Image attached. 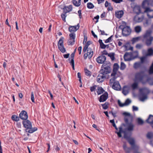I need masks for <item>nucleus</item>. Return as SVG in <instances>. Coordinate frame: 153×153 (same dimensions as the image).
Wrapping results in <instances>:
<instances>
[{
	"label": "nucleus",
	"mask_w": 153,
	"mask_h": 153,
	"mask_svg": "<svg viewBox=\"0 0 153 153\" xmlns=\"http://www.w3.org/2000/svg\"><path fill=\"white\" fill-rule=\"evenodd\" d=\"M124 120L126 124H122L119 127V131H116L115 133L117 134L119 137H122L121 133L125 132L127 131H132L134 127V125L131 123H129L128 119L127 117H125Z\"/></svg>",
	"instance_id": "1"
},
{
	"label": "nucleus",
	"mask_w": 153,
	"mask_h": 153,
	"mask_svg": "<svg viewBox=\"0 0 153 153\" xmlns=\"http://www.w3.org/2000/svg\"><path fill=\"white\" fill-rule=\"evenodd\" d=\"M152 31L150 30H147L143 36V41L148 46H150L153 41V37L151 36Z\"/></svg>",
	"instance_id": "2"
},
{
	"label": "nucleus",
	"mask_w": 153,
	"mask_h": 153,
	"mask_svg": "<svg viewBox=\"0 0 153 153\" xmlns=\"http://www.w3.org/2000/svg\"><path fill=\"white\" fill-rule=\"evenodd\" d=\"M22 123L24 127L26 128L25 130L27 132L31 133L37 130L36 127L32 128V123L28 120H23Z\"/></svg>",
	"instance_id": "3"
},
{
	"label": "nucleus",
	"mask_w": 153,
	"mask_h": 153,
	"mask_svg": "<svg viewBox=\"0 0 153 153\" xmlns=\"http://www.w3.org/2000/svg\"><path fill=\"white\" fill-rule=\"evenodd\" d=\"M139 91L140 100L143 101L147 98V95L150 93V91L147 88L144 87L140 88Z\"/></svg>",
	"instance_id": "4"
},
{
	"label": "nucleus",
	"mask_w": 153,
	"mask_h": 153,
	"mask_svg": "<svg viewBox=\"0 0 153 153\" xmlns=\"http://www.w3.org/2000/svg\"><path fill=\"white\" fill-rule=\"evenodd\" d=\"M146 1H143L142 3V7L145 9L144 13L147 14L148 18L149 19L153 18V10L151 9L149 7H147L145 5Z\"/></svg>",
	"instance_id": "5"
},
{
	"label": "nucleus",
	"mask_w": 153,
	"mask_h": 153,
	"mask_svg": "<svg viewBox=\"0 0 153 153\" xmlns=\"http://www.w3.org/2000/svg\"><path fill=\"white\" fill-rule=\"evenodd\" d=\"M110 66V63L106 62L102 64L100 70L104 72L107 74H108L110 73L111 71Z\"/></svg>",
	"instance_id": "6"
},
{
	"label": "nucleus",
	"mask_w": 153,
	"mask_h": 153,
	"mask_svg": "<svg viewBox=\"0 0 153 153\" xmlns=\"http://www.w3.org/2000/svg\"><path fill=\"white\" fill-rule=\"evenodd\" d=\"M107 75L106 73L100 70L99 74L97 77V82L99 83L103 82L106 79Z\"/></svg>",
	"instance_id": "7"
},
{
	"label": "nucleus",
	"mask_w": 153,
	"mask_h": 153,
	"mask_svg": "<svg viewBox=\"0 0 153 153\" xmlns=\"http://www.w3.org/2000/svg\"><path fill=\"white\" fill-rule=\"evenodd\" d=\"M144 73L143 71H140L136 73L135 75L134 81L138 82H141L143 84L144 83L143 82L144 77Z\"/></svg>",
	"instance_id": "8"
},
{
	"label": "nucleus",
	"mask_w": 153,
	"mask_h": 153,
	"mask_svg": "<svg viewBox=\"0 0 153 153\" xmlns=\"http://www.w3.org/2000/svg\"><path fill=\"white\" fill-rule=\"evenodd\" d=\"M123 26L120 25V28L122 29V33L123 35L127 36L129 35L131 32V30L130 27L128 26L124 27L123 28Z\"/></svg>",
	"instance_id": "9"
},
{
	"label": "nucleus",
	"mask_w": 153,
	"mask_h": 153,
	"mask_svg": "<svg viewBox=\"0 0 153 153\" xmlns=\"http://www.w3.org/2000/svg\"><path fill=\"white\" fill-rule=\"evenodd\" d=\"M135 53H136L137 54V55L134 56V57L133 58V59H132L129 57V54L128 53H126L123 56V58L125 61H130L131 60L133 59L136 58L138 56V52L137 51H135L134 52Z\"/></svg>",
	"instance_id": "10"
},
{
	"label": "nucleus",
	"mask_w": 153,
	"mask_h": 153,
	"mask_svg": "<svg viewBox=\"0 0 153 153\" xmlns=\"http://www.w3.org/2000/svg\"><path fill=\"white\" fill-rule=\"evenodd\" d=\"M133 9L134 13L137 15L141 13L140 7L138 5H135L133 7Z\"/></svg>",
	"instance_id": "11"
},
{
	"label": "nucleus",
	"mask_w": 153,
	"mask_h": 153,
	"mask_svg": "<svg viewBox=\"0 0 153 153\" xmlns=\"http://www.w3.org/2000/svg\"><path fill=\"white\" fill-rule=\"evenodd\" d=\"M106 59V57L103 55H101L98 56L96 59L97 62L100 64H103L105 62Z\"/></svg>",
	"instance_id": "12"
},
{
	"label": "nucleus",
	"mask_w": 153,
	"mask_h": 153,
	"mask_svg": "<svg viewBox=\"0 0 153 153\" xmlns=\"http://www.w3.org/2000/svg\"><path fill=\"white\" fill-rule=\"evenodd\" d=\"M79 24H78L76 26H70L68 28L69 31L70 32H74L78 30L79 28Z\"/></svg>",
	"instance_id": "13"
},
{
	"label": "nucleus",
	"mask_w": 153,
	"mask_h": 153,
	"mask_svg": "<svg viewBox=\"0 0 153 153\" xmlns=\"http://www.w3.org/2000/svg\"><path fill=\"white\" fill-rule=\"evenodd\" d=\"M19 117L21 119L23 120H27L28 116L27 112L25 111H22L19 114Z\"/></svg>",
	"instance_id": "14"
},
{
	"label": "nucleus",
	"mask_w": 153,
	"mask_h": 153,
	"mask_svg": "<svg viewBox=\"0 0 153 153\" xmlns=\"http://www.w3.org/2000/svg\"><path fill=\"white\" fill-rule=\"evenodd\" d=\"M108 94L107 92H105L100 96L99 101L100 102H105L108 99Z\"/></svg>",
	"instance_id": "15"
},
{
	"label": "nucleus",
	"mask_w": 153,
	"mask_h": 153,
	"mask_svg": "<svg viewBox=\"0 0 153 153\" xmlns=\"http://www.w3.org/2000/svg\"><path fill=\"white\" fill-rule=\"evenodd\" d=\"M72 6L70 5L68 6H65L63 8V12L65 14L69 12L72 10Z\"/></svg>",
	"instance_id": "16"
},
{
	"label": "nucleus",
	"mask_w": 153,
	"mask_h": 153,
	"mask_svg": "<svg viewBox=\"0 0 153 153\" xmlns=\"http://www.w3.org/2000/svg\"><path fill=\"white\" fill-rule=\"evenodd\" d=\"M112 84V88L114 90H119L121 88V87L118 82H116Z\"/></svg>",
	"instance_id": "17"
},
{
	"label": "nucleus",
	"mask_w": 153,
	"mask_h": 153,
	"mask_svg": "<svg viewBox=\"0 0 153 153\" xmlns=\"http://www.w3.org/2000/svg\"><path fill=\"white\" fill-rule=\"evenodd\" d=\"M119 67V65L117 63H114V68L113 72L111 74V75H114L117 74V72Z\"/></svg>",
	"instance_id": "18"
},
{
	"label": "nucleus",
	"mask_w": 153,
	"mask_h": 153,
	"mask_svg": "<svg viewBox=\"0 0 153 153\" xmlns=\"http://www.w3.org/2000/svg\"><path fill=\"white\" fill-rule=\"evenodd\" d=\"M131 147V149L134 151L133 153H140L139 152V147L138 145L135 144Z\"/></svg>",
	"instance_id": "19"
},
{
	"label": "nucleus",
	"mask_w": 153,
	"mask_h": 153,
	"mask_svg": "<svg viewBox=\"0 0 153 153\" xmlns=\"http://www.w3.org/2000/svg\"><path fill=\"white\" fill-rule=\"evenodd\" d=\"M143 15L141 16L140 17H139L138 15H137L135 16L134 19L136 22H140L143 21Z\"/></svg>",
	"instance_id": "20"
},
{
	"label": "nucleus",
	"mask_w": 153,
	"mask_h": 153,
	"mask_svg": "<svg viewBox=\"0 0 153 153\" xmlns=\"http://www.w3.org/2000/svg\"><path fill=\"white\" fill-rule=\"evenodd\" d=\"M124 14L123 11L121 10L115 12V16L118 19H120L123 16Z\"/></svg>",
	"instance_id": "21"
},
{
	"label": "nucleus",
	"mask_w": 153,
	"mask_h": 153,
	"mask_svg": "<svg viewBox=\"0 0 153 153\" xmlns=\"http://www.w3.org/2000/svg\"><path fill=\"white\" fill-rule=\"evenodd\" d=\"M87 53L88 54L89 59H90L92 56L93 54V51H92V50L91 48H88L87 50Z\"/></svg>",
	"instance_id": "22"
},
{
	"label": "nucleus",
	"mask_w": 153,
	"mask_h": 153,
	"mask_svg": "<svg viewBox=\"0 0 153 153\" xmlns=\"http://www.w3.org/2000/svg\"><path fill=\"white\" fill-rule=\"evenodd\" d=\"M153 54V49L152 48H149L147 50V53L145 55L147 56L152 55Z\"/></svg>",
	"instance_id": "23"
},
{
	"label": "nucleus",
	"mask_w": 153,
	"mask_h": 153,
	"mask_svg": "<svg viewBox=\"0 0 153 153\" xmlns=\"http://www.w3.org/2000/svg\"><path fill=\"white\" fill-rule=\"evenodd\" d=\"M123 148L126 153H130L131 152V148L128 147L126 144H124L123 145Z\"/></svg>",
	"instance_id": "24"
},
{
	"label": "nucleus",
	"mask_w": 153,
	"mask_h": 153,
	"mask_svg": "<svg viewBox=\"0 0 153 153\" xmlns=\"http://www.w3.org/2000/svg\"><path fill=\"white\" fill-rule=\"evenodd\" d=\"M146 122L150 124L152 123L153 122V115H150L148 118L146 120Z\"/></svg>",
	"instance_id": "25"
},
{
	"label": "nucleus",
	"mask_w": 153,
	"mask_h": 153,
	"mask_svg": "<svg viewBox=\"0 0 153 153\" xmlns=\"http://www.w3.org/2000/svg\"><path fill=\"white\" fill-rule=\"evenodd\" d=\"M122 93L125 95H126L128 93V88L127 86H125L123 87Z\"/></svg>",
	"instance_id": "26"
},
{
	"label": "nucleus",
	"mask_w": 153,
	"mask_h": 153,
	"mask_svg": "<svg viewBox=\"0 0 153 153\" xmlns=\"http://www.w3.org/2000/svg\"><path fill=\"white\" fill-rule=\"evenodd\" d=\"M147 56L145 55L144 56L140 57V62H141L142 64L147 61Z\"/></svg>",
	"instance_id": "27"
},
{
	"label": "nucleus",
	"mask_w": 153,
	"mask_h": 153,
	"mask_svg": "<svg viewBox=\"0 0 153 153\" xmlns=\"http://www.w3.org/2000/svg\"><path fill=\"white\" fill-rule=\"evenodd\" d=\"M73 3L75 6L79 7L81 4V0H74Z\"/></svg>",
	"instance_id": "28"
},
{
	"label": "nucleus",
	"mask_w": 153,
	"mask_h": 153,
	"mask_svg": "<svg viewBox=\"0 0 153 153\" xmlns=\"http://www.w3.org/2000/svg\"><path fill=\"white\" fill-rule=\"evenodd\" d=\"M140 38L141 37L140 36L133 38L131 40L132 43L134 44L135 43L138 42L140 40Z\"/></svg>",
	"instance_id": "29"
},
{
	"label": "nucleus",
	"mask_w": 153,
	"mask_h": 153,
	"mask_svg": "<svg viewBox=\"0 0 153 153\" xmlns=\"http://www.w3.org/2000/svg\"><path fill=\"white\" fill-rule=\"evenodd\" d=\"M142 64L140 62H135L133 65L134 68L135 69H137L138 68L140 67L141 66Z\"/></svg>",
	"instance_id": "30"
},
{
	"label": "nucleus",
	"mask_w": 153,
	"mask_h": 153,
	"mask_svg": "<svg viewBox=\"0 0 153 153\" xmlns=\"http://www.w3.org/2000/svg\"><path fill=\"white\" fill-rule=\"evenodd\" d=\"M104 91V90L101 87H99L97 88V92L98 95L102 94Z\"/></svg>",
	"instance_id": "31"
},
{
	"label": "nucleus",
	"mask_w": 153,
	"mask_h": 153,
	"mask_svg": "<svg viewBox=\"0 0 153 153\" xmlns=\"http://www.w3.org/2000/svg\"><path fill=\"white\" fill-rule=\"evenodd\" d=\"M63 39L64 38L61 37L59 40L58 43V47L63 45Z\"/></svg>",
	"instance_id": "32"
},
{
	"label": "nucleus",
	"mask_w": 153,
	"mask_h": 153,
	"mask_svg": "<svg viewBox=\"0 0 153 153\" xmlns=\"http://www.w3.org/2000/svg\"><path fill=\"white\" fill-rule=\"evenodd\" d=\"M128 140V143L131 145V147L135 145V141L134 139L132 138H129Z\"/></svg>",
	"instance_id": "33"
},
{
	"label": "nucleus",
	"mask_w": 153,
	"mask_h": 153,
	"mask_svg": "<svg viewBox=\"0 0 153 153\" xmlns=\"http://www.w3.org/2000/svg\"><path fill=\"white\" fill-rule=\"evenodd\" d=\"M111 76L113 77L110 79L109 82L111 84H112L113 83L116 82H115V80L117 78V77L116 76V75L113 76L111 75Z\"/></svg>",
	"instance_id": "34"
},
{
	"label": "nucleus",
	"mask_w": 153,
	"mask_h": 153,
	"mask_svg": "<svg viewBox=\"0 0 153 153\" xmlns=\"http://www.w3.org/2000/svg\"><path fill=\"white\" fill-rule=\"evenodd\" d=\"M134 30L136 33H139L141 31V28L140 26H137L135 27Z\"/></svg>",
	"instance_id": "35"
},
{
	"label": "nucleus",
	"mask_w": 153,
	"mask_h": 153,
	"mask_svg": "<svg viewBox=\"0 0 153 153\" xmlns=\"http://www.w3.org/2000/svg\"><path fill=\"white\" fill-rule=\"evenodd\" d=\"M147 137L149 139L153 138V132H148L146 135Z\"/></svg>",
	"instance_id": "36"
},
{
	"label": "nucleus",
	"mask_w": 153,
	"mask_h": 153,
	"mask_svg": "<svg viewBox=\"0 0 153 153\" xmlns=\"http://www.w3.org/2000/svg\"><path fill=\"white\" fill-rule=\"evenodd\" d=\"M131 87L133 90H134L138 88V83L137 82H134L131 85Z\"/></svg>",
	"instance_id": "37"
},
{
	"label": "nucleus",
	"mask_w": 153,
	"mask_h": 153,
	"mask_svg": "<svg viewBox=\"0 0 153 153\" xmlns=\"http://www.w3.org/2000/svg\"><path fill=\"white\" fill-rule=\"evenodd\" d=\"M123 114L126 116L125 117H127L128 119L129 118L131 119H132V117L129 113L127 112H124L123 113Z\"/></svg>",
	"instance_id": "38"
},
{
	"label": "nucleus",
	"mask_w": 153,
	"mask_h": 153,
	"mask_svg": "<svg viewBox=\"0 0 153 153\" xmlns=\"http://www.w3.org/2000/svg\"><path fill=\"white\" fill-rule=\"evenodd\" d=\"M12 119L16 121H18L19 120V117L15 115H13L11 117Z\"/></svg>",
	"instance_id": "39"
},
{
	"label": "nucleus",
	"mask_w": 153,
	"mask_h": 153,
	"mask_svg": "<svg viewBox=\"0 0 153 153\" xmlns=\"http://www.w3.org/2000/svg\"><path fill=\"white\" fill-rule=\"evenodd\" d=\"M58 48L59 50L62 53L65 52L66 51L65 48L64 46H60L58 47Z\"/></svg>",
	"instance_id": "40"
},
{
	"label": "nucleus",
	"mask_w": 153,
	"mask_h": 153,
	"mask_svg": "<svg viewBox=\"0 0 153 153\" xmlns=\"http://www.w3.org/2000/svg\"><path fill=\"white\" fill-rule=\"evenodd\" d=\"M58 48L59 50L62 53L65 52L66 51L65 48L64 46H60L58 47Z\"/></svg>",
	"instance_id": "41"
},
{
	"label": "nucleus",
	"mask_w": 153,
	"mask_h": 153,
	"mask_svg": "<svg viewBox=\"0 0 153 153\" xmlns=\"http://www.w3.org/2000/svg\"><path fill=\"white\" fill-rule=\"evenodd\" d=\"M126 65L125 64L122 62H121L120 64V69L121 70H123L126 68Z\"/></svg>",
	"instance_id": "42"
},
{
	"label": "nucleus",
	"mask_w": 153,
	"mask_h": 153,
	"mask_svg": "<svg viewBox=\"0 0 153 153\" xmlns=\"http://www.w3.org/2000/svg\"><path fill=\"white\" fill-rule=\"evenodd\" d=\"M85 74L86 76H90L91 75V72L88 70L87 68L85 69Z\"/></svg>",
	"instance_id": "43"
},
{
	"label": "nucleus",
	"mask_w": 153,
	"mask_h": 153,
	"mask_svg": "<svg viewBox=\"0 0 153 153\" xmlns=\"http://www.w3.org/2000/svg\"><path fill=\"white\" fill-rule=\"evenodd\" d=\"M75 42V40H72L71 39H70L68 41V45H72L74 44Z\"/></svg>",
	"instance_id": "44"
},
{
	"label": "nucleus",
	"mask_w": 153,
	"mask_h": 153,
	"mask_svg": "<svg viewBox=\"0 0 153 153\" xmlns=\"http://www.w3.org/2000/svg\"><path fill=\"white\" fill-rule=\"evenodd\" d=\"M144 1H146L145 5L147 4L148 5L149 4L152 5H153V0H144Z\"/></svg>",
	"instance_id": "45"
},
{
	"label": "nucleus",
	"mask_w": 153,
	"mask_h": 153,
	"mask_svg": "<svg viewBox=\"0 0 153 153\" xmlns=\"http://www.w3.org/2000/svg\"><path fill=\"white\" fill-rule=\"evenodd\" d=\"M108 103L107 102H106L104 104H102V106L103 109H106L108 108Z\"/></svg>",
	"instance_id": "46"
},
{
	"label": "nucleus",
	"mask_w": 153,
	"mask_h": 153,
	"mask_svg": "<svg viewBox=\"0 0 153 153\" xmlns=\"http://www.w3.org/2000/svg\"><path fill=\"white\" fill-rule=\"evenodd\" d=\"M87 7L88 8L92 9L94 7V6L91 3L89 2L87 4Z\"/></svg>",
	"instance_id": "47"
},
{
	"label": "nucleus",
	"mask_w": 153,
	"mask_h": 153,
	"mask_svg": "<svg viewBox=\"0 0 153 153\" xmlns=\"http://www.w3.org/2000/svg\"><path fill=\"white\" fill-rule=\"evenodd\" d=\"M69 36L70 39H71L72 40H75V34L74 33L70 34Z\"/></svg>",
	"instance_id": "48"
},
{
	"label": "nucleus",
	"mask_w": 153,
	"mask_h": 153,
	"mask_svg": "<svg viewBox=\"0 0 153 153\" xmlns=\"http://www.w3.org/2000/svg\"><path fill=\"white\" fill-rule=\"evenodd\" d=\"M149 74H153V62L150 67L149 71Z\"/></svg>",
	"instance_id": "49"
},
{
	"label": "nucleus",
	"mask_w": 153,
	"mask_h": 153,
	"mask_svg": "<svg viewBox=\"0 0 153 153\" xmlns=\"http://www.w3.org/2000/svg\"><path fill=\"white\" fill-rule=\"evenodd\" d=\"M131 102V101L128 99H127L124 103L125 106L128 105Z\"/></svg>",
	"instance_id": "50"
},
{
	"label": "nucleus",
	"mask_w": 153,
	"mask_h": 153,
	"mask_svg": "<svg viewBox=\"0 0 153 153\" xmlns=\"http://www.w3.org/2000/svg\"><path fill=\"white\" fill-rule=\"evenodd\" d=\"M137 121L139 125H142L143 123V121L140 118H138L137 119Z\"/></svg>",
	"instance_id": "51"
},
{
	"label": "nucleus",
	"mask_w": 153,
	"mask_h": 153,
	"mask_svg": "<svg viewBox=\"0 0 153 153\" xmlns=\"http://www.w3.org/2000/svg\"><path fill=\"white\" fill-rule=\"evenodd\" d=\"M114 54H115L114 53H111L108 55V56L110 57L111 59L112 60H113L115 59Z\"/></svg>",
	"instance_id": "52"
},
{
	"label": "nucleus",
	"mask_w": 153,
	"mask_h": 153,
	"mask_svg": "<svg viewBox=\"0 0 153 153\" xmlns=\"http://www.w3.org/2000/svg\"><path fill=\"white\" fill-rule=\"evenodd\" d=\"M113 35L111 36L110 37H109L108 39L105 41V43H107L111 41L112 38L113 37Z\"/></svg>",
	"instance_id": "53"
},
{
	"label": "nucleus",
	"mask_w": 153,
	"mask_h": 153,
	"mask_svg": "<svg viewBox=\"0 0 153 153\" xmlns=\"http://www.w3.org/2000/svg\"><path fill=\"white\" fill-rule=\"evenodd\" d=\"M65 13L64 14H62L61 15V18L62 19V20L65 22H66L65 18L66 17V15Z\"/></svg>",
	"instance_id": "54"
},
{
	"label": "nucleus",
	"mask_w": 153,
	"mask_h": 153,
	"mask_svg": "<svg viewBox=\"0 0 153 153\" xmlns=\"http://www.w3.org/2000/svg\"><path fill=\"white\" fill-rule=\"evenodd\" d=\"M75 52L72 53L71 54V61L70 62H72L73 61V62H74V57Z\"/></svg>",
	"instance_id": "55"
},
{
	"label": "nucleus",
	"mask_w": 153,
	"mask_h": 153,
	"mask_svg": "<svg viewBox=\"0 0 153 153\" xmlns=\"http://www.w3.org/2000/svg\"><path fill=\"white\" fill-rule=\"evenodd\" d=\"M31 100L33 102H35L34 94L33 92H32L31 93Z\"/></svg>",
	"instance_id": "56"
},
{
	"label": "nucleus",
	"mask_w": 153,
	"mask_h": 153,
	"mask_svg": "<svg viewBox=\"0 0 153 153\" xmlns=\"http://www.w3.org/2000/svg\"><path fill=\"white\" fill-rule=\"evenodd\" d=\"M142 47V45L141 44H138L136 45V48L137 49H141Z\"/></svg>",
	"instance_id": "57"
},
{
	"label": "nucleus",
	"mask_w": 153,
	"mask_h": 153,
	"mask_svg": "<svg viewBox=\"0 0 153 153\" xmlns=\"http://www.w3.org/2000/svg\"><path fill=\"white\" fill-rule=\"evenodd\" d=\"M100 48L103 49H104L105 48L106 46H107V45H105L103 43H102V44H100Z\"/></svg>",
	"instance_id": "58"
},
{
	"label": "nucleus",
	"mask_w": 153,
	"mask_h": 153,
	"mask_svg": "<svg viewBox=\"0 0 153 153\" xmlns=\"http://www.w3.org/2000/svg\"><path fill=\"white\" fill-rule=\"evenodd\" d=\"M97 86L96 85L94 86L93 87H91L90 88V90L91 91L93 92L96 89Z\"/></svg>",
	"instance_id": "59"
},
{
	"label": "nucleus",
	"mask_w": 153,
	"mask_h": 153,
	"mask_svg": "<svg viewBox=\"0 0 153 153\" xmlns=\"http://www.w3.org/2000/svg\"><path fill=\"white\" fill-rule=\"evenodd\" d=\"M99 31H100L101 32V35H105L107 36L108 34L105 33V31L104 30H99Z\"/></svg>",
	"instance_id": "60"
},
{
	"label": "nucleus",
	"mask_w": 153,
	"mask_h": 153,
	"mask_svg": "<svg viewBox=\"0 0 153 153\" xmlns=\"http://www.w3.org/2000/svg\"><path fill=\"white\" fill-rule=\"evenodd\" d=\"M118 104L119 105L120 107H123L125 106L124 105V103H122L119 100H118Z\"/></svg>",
	"instance_id": "61"
},
{
	"label": "nucleus",
	"mask_w": 153,
	"mask_h": 153,
	"mask_svg": "<svg viewBox=\"0 0 153 153\" xmlns=\"http://www.w3.org/2000/svg\"><path fill=\"white\" fill-rule=\"evenodd\" d=\"M113 2H115L116 3H120L123 1V0H112Z\"/></svg>",
	"instance_id": "62"
},
{
	"label": "nucleus",
	"mask_w": 153,
	"mask_h": 153,
	"mask_svg": "<svg viewBox=\"0 0 153 153\" xmlns=\"http://www.w3.org/2000/svg\"><path fill=\"white\" fill-rule=\"evenodd\" d=\"M78 13L79 14V17L81 19L82 18V13H81V10H79L78 11Z\"/></svg>",
	"instance_id": "63"
},
{
	"label": "nucleus",
	"mask_w": 153,
	"mask_h": 153,
	"mask_svg": "<svg viewBox=\"0 0 153 153\" xmlns=\"http://www.w3.org/2000/svg\"><path fill=\"white\" fill-rule=\"evenodd\" d=\"M132 109L133 111H137L138 110V108L134 106H132Z\"/></svg>",
	"instance_id": "64"
}]
</instances>
